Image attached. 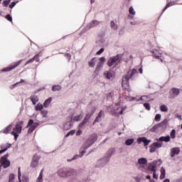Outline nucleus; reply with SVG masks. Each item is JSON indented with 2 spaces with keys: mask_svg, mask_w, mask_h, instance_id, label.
I'll list each match as a JSON object with an SVG mask.
<instances>
[{
  "mask_svg": "<svg viewBox=\"0 0 182 182\" xmlns=\"http://www.w3.org/2000/svg\"><path fill=\"white\" fill-rule=\"evenodd\" d=\"M43 109V105L41 104H38L36 107V110H42Z\"/></svg>",
  "mask_w": 182,
  "mask_h": 182,
  "instance_id": "42",
  "label": "nucleus"
},
{
  "mask_svg": "<svg viewBox=\"0 0 182 182\" xmlns=\"http://www.w3.org/2000/svg\"><path fill=\"white\" fill-rule=\"evenodd\" d=\"M33 62H35V60L32 58L26 63L25 66H26V65H29V63H33Z\"/></svg>",
  "mask_w": 182,
  "mask_h": 182,
  "instance_id": "48",
  "label": "nucleus"
},
{
  "mask_svg": "<svg viewBox=\"0 0 182 182\" xmlns=\"http://www.w3.org/2000/svg\"><path fill=\"white\" fill-rule=\"evenodd\" d=\"M16 4H18V1L16 2L13 1L11 3V4H9V7L10 8V9H12V8H14L15 5H16Z\"/></svg>",
  "mask_w": 182,
  "mask_h": 182,
  "instance_id": "44",
  "label": "nucleus"
},
{
  "mask_svg": "<svg viewBox=\"0 0 182 182\" xmlns=\"http://www.w3.org/2000/svg\"><path fill=\"white\" fill-rule=\"evenodd\" d=\"M178 182H182V177L178 179Z\"/></svg>",
  "mask_w": 182,
  "mask_h": 182,
  "instance_id": "64",
  "label": "nucleus"
},
{
  "mask_svg": "<svg viewBox=\"0 0 182 182\" xmlns=\"http://www.w3.org/2000/svg\"><path fill=\"white\" fill-rule=\"evenodd\" d=\"M153 178H155L156 180L159 178V175L156 174V172H154L153 173Z\"/></svg>",
  "mask_w": 182,
  "mask_h": 182,
  "instance_id": "58",
  "label": "nucleus"
},
{
  "mask_svg": "<svg viewBox=\"0 0 182 182\" xmlns=\"http://www.w3.org/2000/svg\"><path fill=\"white\" fill-rule=\"evenodd\" d=\"M33 59H34V60H36V62H39L40 59H39V54H36Z\"/></svg>",
  "mask_w": 182,
  "mask_h": 182,
  "instance_id": "51",
  "label": "nucleus"
},
{
  "mask_svg": "<svg viewBox=\"0 0 182 182\" xmlns=\"http://www.w3.org/2000/svg\"><path fill=\"white\" fill-rule=\"evenodd\" d=\"M110 26L114 31H117V24H115L114 21H112L110 22Z\"/></svg>",
  "mask_w": 182,
  "mask_h": 182,
  "instance_id": "30",
  "label": "nucleus"
},
{
  "mask_svg": "<svg viewBox=\"0 0 182 182\" xmlns=\"http://www.w3.org/2000/svg\"><path fill=\"white\" fill-rule=\"evenodd\" d=\"M21 176H22V173H21V168H18V178L19 182H22V180L21 179Z\"/></svg>",
  "mask_w": 182,
  "mask_h": 182,
  "instance_id": "38",
  "label": "nucleus"
},
{
  "mask_svg": "<svg viewBox=\"0 0 182 182\" xmlns=\"http://www.w3.org/2000/svg\"><path fill=\"white\" fill-rule=\"evenodd\" d=\"M151 140L147 139V138L143 136V137H139L137 139V143L138 144H141V143H144V146L146 147V146H149L150 144V142Z\"/></svg>",
  "mask_w": 182,
  "mask_h": 182,
  "instance_id": "12",
  "label": "nucleus"
},
{
  "mask_svg": "<svg viewBox=\"0 0 182 182\" xmlns=\"http://www.w3.org/2000/svg\"><path fill=\"white\" fill-rule=\"evenodd\" d=\"M22 182H29V178L28 176H23Z\"/></svg>",
  "mask_w": 182,
  "mask_h": 182,
  "instance_id": "50",
  "label": "nucleus"
},
{
  "mask_svg": "<svg viewBox=\"0 0 182 182\" xmlns=\"http://www.w3.org/2000/svg\"><path fill=\"white\" fill-rule=\"evenodd\" d=\"M157 166H156V164H149L148 169L149 171H153L154 173L156 171Z\"/></svg>",
  "mask_w": 182,
  "mask_h": 182,
  "instance_id": "23",
  "label": "nucleus"
},
{
  "mask_svg": "<svg viewBox=\"0 0 182 182\" xmlns=\"http://www.w3.org/2000/svg\"><path fill=\"white\" fill-rule=\"evenodd\" d=\"M103 52H105V48H101L96 53V55H101V53H103Z\"/></svg>",
  "mask_w": 182,
  "mask_h": 182,
  "instance_id": "55",
  "label": "nucleus"
},
{
  "mask_svg": "<svg viewBox=\"0 0 182 182\" xmlns=\"http://www.w3.org/2000/svg\"><path fill=\"white\" fill-rule=\"evenodd\" d=\"M23 126V121H20L17 122L15 127L13 129V131L11 132V134L14 136L15 140H18V137H19V134L22 133Z\"/></svg>",
  "mask_w": 182,
  "mask_h": 182,
  "instance_id": "2",
  "label": "nucleus"
},
{
  "mask_svg": "<svg viewBox=\"0 0 182 182\" xmlns=\"http://www.w3.org/2000/svg\"><path fill=\"white\" fill-rule=\"evenodd\" d=\"M135 180H136V182H140V178H139L135 177Z\"/></svg>",
  "mask_w": 182,
  "mask_h": 182,
  "instance_id": "63",
  "label": "nucleus"
},
{
  "mask_svg": "<svg viewBox=\"0 0 182 182\" xmlns=\"http://www.w3.org/2000/svg\"><path fill=\"white\" fill-rule=\"evenodd\" d=\"M75 130H71L70 132H69L66 135L65 137H69V136H73V134H75Z\"/></svg>",
  "mask_w": 182,
  "mask_h": 182,
  "instance_id": "43",
  "label": "nucleus"
},
{
  "mask_svg": "<svg viewBox=\"0 0 182 182\" xmlns=\"http://www.w3.org/2000/svg\"><path fill=\"white\" fill-rule=\"evenodd\" d=\"M5 18L7 19V21H9V22H12V16L11 14H7Z\"/></svg>",
  "mask_w": 182,
  "mask_h": 182,
  "instance_id": "46",
  "label": "nucleus"
},
{
  "mask_svg": "<svg viewBox=\"0 0 182 182\" xmlns=\"http://www.w3.org/2000/svg\"><path fill=\"white\" fill-rule=\"evenodd\" d=\"M88 65L90 68H95L96 66V58H92L88 63Z\"/></svg>",
  "mask_w": 182,
  "mask_h": 182,
  "instance_id": "20",
  "label": "nucleus"
},
{
  "mask_svg": "<svg viewBox=\"0 0 182 182\" xmlns=\"http://www.w3.org/2000/svg\"><path fill=\"white\" fill-rule=\"evenodd\" d=\"M96 110V107H94V110H92L90 112L86 114L84 119L82 120V122L79 124V127H83V125L86 124V123L89 122V120H90V117H92V114H93V113H95Z\"/></svg>",
  "mask_w": 182,
  "mask_h": 182,
  "instance_id": "8",
  "label": "nucleus"
},
{
  "mask_svg": "<svg viewBox=\"0 0 182 182\" xmlns=\"http://www.w3.org/2000/svg\"><path fill=\"white\" fill-rule=\"evenodd\" d=\"M1 149H2L1 150H0V154H2L3 153H5V151H6V150H8V149H9V146H1Z\"/></svg>",
  "mask_w": 182,
  "mask_h": 182,
  "instance_id": "35",
  "label": "nucleus"
},
{
  "mask_svg": "<svg viewBox=\"0 0 182 182\" xmlns=\"http://www.w3.org/2000/svg\"><path fill=\"white\" fill-rule=\"evenodd\" d=\"M102 110L99 112L97 117H100V119H102Z\"/></svg>",
  "mask_w": 182,
  "mask_h": 182,
  "instance_id": "60",
  "label": "nucleus"
},
{
  "mask_svg": "<svg viewBox=\"0 0 182 182\" xmlns=\"http://www.w3.org/2000/svg\"><path fill=\"white\" fill-rule=\"evenodd\" d=\"M52 102V97H49L48 99H47L44 103H43V106L44 107H48V106H49V105H50V102Z\"/></svg>",
  "mask_w": 182,
  "mask_h": 182,
  "instance_id": "26",
  "label": "nucleus"
},
{
  "mask_svg": "<svg viewBox=\"0 0 182 182\" xmlns=\"http://www.w3.org/2000/svg\"><path fill=\"white\" fill-rule=\"evenodd\" d=\"M104 76L107 78V79H112L113 74H112V73H110V71H105L104 73Z\"/></svg>",
  "mask_w": 182,
  "mask_h": 182,
  "instance_id": "25",
  "label": "nucleus"
},
{
  "mask_svg": "<svg viewBox=\"0 0 182 182\" xmlns=\"http://www.w3.org/2000/svg\"><path fill=\"white\" fill-rule=\"evenodd\" d=\"M170 6H171V3L167 4L163 10V12H164L168 8H170Z\"/></svg>",
  "mask_w": 182,
  "mask_h": 182,
  "instance_id": "56",
  "label": "nucleus"
},
{
  "mask_svg": "<svg viewBox=\"0 0 182 182\" xmlns=\"http://www.w3.org/2000/svg\"><path fill=\"white\" fill-rule=\"evenodd\" d=\"M156 141H165V143H168V141H170V136H161L156 139Z\"/></svg>",
  "mask_w": 182,
  "mask_h": 182,
  "instance_id": "16",
  "label": "nucleus"
},
{
  "mask_svg": "<svg viewBox=\"0 0 182 182\" xmlns=\"http://www.w3.org/2000/svg\"><path fill=\"white\" fill-rule=\"evenodd\" d=\"M35 129L32 127H30L29 128H28V134H31V133H33V131H34Z\"/></svg>",
  "mask_w": 182,
  "mask_h": 182,
  "instance_id": "52",
  "label": "nucleus"
},
{
  "mask_svg": "<svg viewBox=\"0 0 182 182\" xmlns=\"http://www.w3.org/2000/svg\"><path fill=\"white\" fill-rule=\"evenodd\" d=\"M58 174L60 177H70L75 174V171L74 169L62 168L58 171Z\"/></svg>",
  "mask_w": 182,
  "mask_h": 182,
  "instance_id": "4",
  "label": "nucleus"
},
{
  "mask_svg": "<svg viewBox=\"0 0 182 182\" xmlns=\"http://www.w3.org/2000/svg\"><path fill=\"white\" fill-rule=\"evenodd\" d=\"M163 178H166V169L164 167L161 168L160 179L163 180Z\"/></svg>",
  "mask_w": 182,
  "mask_h": 182,
  "instance_id": "21",
  "label": "nucleus"
},
{
  "mask_svg": "<svg viewBox=\"0 0 182 182\" xmlns=\"http://www.w3.org/2000/svg\"><path fill=\"white\" fill-rule=\"evenodd\" d=\"M144 107L145 109H146V110H150L151 109L150 104L149 102L144 103Z\"/></svg>",
  "mask_w": 182,
  "mask_h": 182,
  "instance_id": "40",
  "label": "nucleus"
},
{
  "mask_svg": "<svg viewBox=\"0 0 182 182\" xmlns=\"http://www.w3.org/2000/svg\"><path fill=\"white\" fill-rule=\"evenodd\" d=\"M137 73H139V72L137 71L136 69H132V71H129L127 73V75H125V76H124L122 77V87H124V89L126 90V87H129V80H130V79H132L134 75H137ZM125 86V87H124Z\"/></svg>",
  "mask_w": 182,
  "mask_h": 182,
  "instance_id": "1",
  "label": "nucleus"
},
{
  "mask_svg": "<svg viewBox=\"0 0 182 182\" xmlns=\"http://www.w3.org/2000/svg\"><path fill=\"white\" fill-rule=\"evenodd\" d=\"M176 154H180V148L174 147L172 149L171 152V157H174Z\"/></svg>",
  "mask_w": 182,
  "mask_h": 182,
  "instance_id": "15",
  "label": "nucleus"
},
{
  "mask_svg": "<svg viewBox=\"0 0 182 182\" xmlns=\"http://www.w3.org/2000/svg\"><path fill=\"white\" fill-rule=\"evenodd\" d=\"M43 170L42 169L40 172V174L38 176V177L37 178V181L36 182H42L43 181Z\"/></svg>",
  "mask_w": 182,
  "mask_h": 182,
  "instance_id": "22",
  "label": "nucleus"
},
{
  "mask_svg": "<svg viewBox=\"0 0 182 182\" xmlns=\"http://www.w3.org/2000/svg\"><path fill=\"white\" fill-rule=\"evenodd\" d=\"M85 150H86V149H84L83 151H81L80 152V155L74 156L72 159H69V160H68V161H72V160H76L77 159H79V157H83V154H85V153H86V151H85Z\"/></svg>",
  "mask_w": 182,
  "mask_h": 182,
  "instance_id": "17",
  "label": "nucleus"
},
{
  "mask_svg": "<svg viewBox=\"0 0 182 182\" xmlns=\"http://www.w3.org/2000/svg\"><path fill=\"white\" fill-rule=\"evenodd\" d=\"M161 119V114H157L155 116V122H160V119Z\"/></svg>",
  "mask_w": 182,
  "mask_h": 182,
  "instance_id": "41",
  "label": "nucleus"
},
{
  "mask_svg": "<svg viewBox=\"0 0 182 182\" xmlns=\"http://www.w3.org/2000/svg\"><path fill=\"white\" fill-rule=\"evenodd\" d=\"M171 93H172L171 97H175V96H178V95H180V90L173 87L171 89Z\"/></svg>",
  "mask_w": 182,
  "mask_h": 182,
  "instance_id": "14",
  "label": "nucleus"
},
{
  "mask_svg": "<svg viewBox=\"0 0 182 182\" xmlns=\"http://www.w3.org/2000/svg\"><path fill=\"white\" fill-rule=\"evenodd\" d=\"M119 63H120V55L117 54L114 57L109 58V59L107 61V66H109V68H112V66H113V68H117Z\"/></svg>",
  "mask_w": 182,
  "mask_h": 182,
  "instance_id": "5",
  "label": "nucleus"
},
{
  "mask_svg": "<svg viewBox=\"0 0 182 182\" xmlns=\"http://www.w3.org/2000/svg\"><path fill=\"white\" fill-rule=\"evenodd\" d=\"M129 12L130 15H136V11H134V9H133V6H131L129 8Z\"/></svg>",
  "mask_w": 182,
  "mask_h": 182,
  "instance_id": "37",
  "label": "nucleus"
},
{
  "mask_svg": "<svg viewBox=\"0 0 182 182\" xmlns=\"http://www.w3.org/2000/svg\"><path fill=\"white\" fill-rule=\"evenodd\" d=\"M162 146H163V143L154 142L149 146V151L151 153H154V151H156V149H160Z\"/></svg>",
  "mask_w": 182,
  "mask_h": 182,
  "instance_id": "9",
  "label": "nucleus"
},
{
  "mask_svg": "<svg viewBox=\"0 0 182 182\" xmlns=\"http://www.w3.org/2000/svg\"><path fill=\"white\" fill-rule=\"evenodd\" d=\"M139 164H147V159L146 158H140L138 160Z\"/></svg>",
  "mask_w": 182,
  "mask_h": 182,
  "instance_id": "27",
  "label": "nucleus"
},
{
  "mask_svg": "<svg viewBox=\"0 0 182 182\" xmlns=\"http://www.w3.org/2000/svg\"><path fill=\"white\" fill-rule=\"evenodd\" d=\"M40 159H41V157L39 156L34 155L31 163V167H32V168H35L36 167H38Z\"/></svg>",
  "mask_w": 182,
  "mask_h": 182,
  "instance_id": "11",
  "label": "nucleus"
},
{
  "mask_svg": "<svg viewBox=\"0 0 182 182\" xmlns=\"http://www.w3.org/2000/svg\"><path fill=\"white\" fill-rule=\"evenodd\" d=\"M101 118L99 117H97L94 121V123H97V122H100Z\"/></svg>",
  "mask_w": 182,
  "mask_h": 182,
  "instance_id": "57",
  "label": "nucleus"
},
{
  "mask_svg": "<svg viewBox=\"0 0 182 182\" xmlns=\"http://www.w3.org/2000/svg\"><path fill=\"white\" fill-rule=\"evenodd\" d=\"M146 178L147 180H150L151 178V176H150V175H148V176H146Z\"/></svg>",
  "mask_w": 182,
  "mask_h": 182,
  "instance_id": "62",
  "label": "nucleus"
},
{
  "mask_svg": "<svg viewBox=\"0 0 182 182\" xmlns=\"http://www.w3.org/2000/svg\"><path fill=\"white\" fill-rule=\"evenodd\" d=\"M97 25H99V21L97 20H94L90 23V28H95V26H97Z\"/></svg>",
  "mask_w": 182,
  "mask_h": 182,
  "instance_id": "29",
  "label": "nucleus"
},
{
  "mask_svg": "<svg viewBox=\"0 0 182 182\" xmlns=\"http://www.w3.org/2000/svg\"><path fill=\"white\" fill-rule=\"evenodd\" d=\"M23 60H20L11 64L10 66L4 68L1 70L2 72H11V70H14L16 68H18L21 63H22Z\"/></svg>",
  "mask_w": 182,
  "mask_h": 182,
  "instance_id": "7",
  "label": "nucleus"
},
{
  "mask_svg": "<svg viewBox=\"0 0 182 182\" xmlns=\"http://www.w3.org/2000/svg\"><path fill=\"white\" fill-rule=\"evenodd\" d=\"M30 100H31L33 105H36L39 102V98L36 95H32L30 97Z\"/></svg>",
  "mask_w": 182,
  "mask_h": 182,
  "instance_id": "18",
  "label": "nucleus"
},
{
  "mask_svg": "<svg viewBox=\"0 0 182 182\" xmlns=\"http://www.w3.org/2000/svg\"><path fill=\"white\" fill-rule=\"evenodd\" d=\"M166 124H167V121L164 120L161 123L154 125L152 128H151L150 132H156V130H159L160 127H164V126H166Z\"/></svg>",
  "mask_w": 182,
  "mask_h": 182,
  "instance_id": "13",
  "label": "nucleus"
},
{
  "mask_svg": "<svg viewBox=\"0 0 182 182\" xmlns=\"http://www.w3.org/2000/svg\"><path fill=\"white\" fill-rule=\"evenodd\" d=\"M82 134V131L81 130H78L77 132H76V136H80Z\"/></svg>",
  "mask_w": 182,
  "mask_h": 182,
  "instance_id": "59",
  "label": "nucleus"
},
{
  "mask_svg": "<svg viewBox=\"0 0 182 182\" xmlns=\"http://www.w3.org/2000/svg\"><path fill=\"white\" fill-rule=\"evenodd\" d=\"M83 116L82 114H79L77 116L74 117L73 120L74 122H80Z\"/></svg>",
  "mask_w": 182,
  "mask_h": 182,
  "instance_id": "32",
  "label": "nucleus"
},
{
  "mask_svg": "<svg viewBox=\"0 0 182 182\" xmlns=\"http://www.w3.org/2000/svg\"><path fill=\"white\" fill-rule=\"evenodd\" d=\"M9 4L10 3H9V1L8 0H5V1H3V6H4L6 7V6H8V5H9Z\"/></svg>",
  "mask_w": 182,
  "mask_h": 182,
  "instance_id": "53",
  "label": "nucleus"
},
{
  "mask_svg": "<svg viewBox=\"0 0 182 182\" xmlns=\"http://www.w3.org/2000/svg\"><path fill=\"white\" fill-rule=\"evenodd\" d=\"M134 143V139H129L125 141L126 146H132Z\"/></svg>",
  "mask_w": 182,
  "mask_h": 182,
  "instance_id": "28",
  "label": "nucleus"
},
{
  "mask_svg": "<svg viewBox=\"0 0 182 182\" xmlns=\"http://www.w3.org/2000/svg\"><path fill=\"white\" fill-rule=\"evenodd\" d=\"M97 140V134H93L89 137V139H87V141L84 144L82 149H83V150H87V149H89L90 146H92V144H95Z\"/></svg>",
  "mask_w": 182,
  "mask_h": 182,
  "instance_id": "3",
  "label": "nucleus"
},
{
  "mask_svg": "<svg viewBox=\"0 0 182 182\" xmlns=\"http://www.w3.org/2000/svg\"><path fill=\"white\" fill-rule=\"evenodd\" d=\"M41 114H42L43 117H46V116H48V111H46V110L41 111Z\"/></svg>",
  "mask_w": 182,
  "mask_h": 182,
  "instance_id": "49",
  "label": "nucleus"
},
{
  "mask_svg": "<svg viewBox=\"0 0 182 182\" xmlns=\"http://www.w3.org/2000/svg\"><path fill=\"white\" fill-rule=\"evenodd\" d=\"M33 119H29L26 127H31L33 126Z\"/></svg>",
  "mask_w": 182,
  "mask_h": 182,
  "instance_id": "47",
  "label": "nucleus"
},
{
  "mask_svg": "<svg viewBox=\"0 0 182 182\" xmlns=\"http://www.w3.org/2000/svg\"><path fill=\"white\" fill-rule=\"evenodd\" d=\"M60 89H62V87H60V85H53L52 87V90L53 92H58L60 90Z\"/></svg>",
  "mask_w": 182,
  "mask_h": 182,
  "instance_id": "31",
  "label": "nucleus"
},
{
  "mask_svg": "<svg viewBox=\"0 0 182 182\" xmlns=\"http://www.w3.org/2000/svg\"><path fill=\"white\" fill-rule=\"evenodd\" d=\"M161 112H167L168 110V108H167V106L166 105H162L160 107Z\"/></svg>",
  "mask_w": 182,
  "mask_h": 182,
  "instance_id": "33",
  "label": "nucleus"
},
{
  "mask_svg": "<svg viewBox=\"0 0 182 182\" xmlns=\"http://www.w3.org/2000/svg\"><path fill=\"white\" fill-rule=\"evenodd\" d=\"M8 157H9V154L7 153L0 159V164H1L4 168H8L11 166V162L8 161Z\"/></svg>",
  "mask_w": 182,
  "mask_h": 182,
  "instance_id": "6",
  "label": "nucleus"
},
{
  "mask_svg": "<svg viewBox=\"0 0 182 182\" xmlns=\"http://www.w3.org/2000/svg\"><path fill=\"white\" fill-rule=\"evenodd\" d=\"M38 126H39V123L38 122H33V124L31 125V127L33 128L34 130L35 129H36V127H38Z\"/></svg>",
  "mask_w": 182,
  "mask_h": 182,
  "instance_id": "54",
  "label": "nucleus"
},
{
  "mask_svg": "<svg viewBox=\"0 0 182 182\" xmlns=\"http://www.w3.org/2000/svg\"><path fill=\"white\" fill-rule=\"evenodd\" d=\"M103 63H98L97 66H96V69L95 73H99V72H100V70L102 69V68H103Z\"/></svg>",
  "mask_w": 182,
  "mask_h": 182,
  "instance_id": "19",
  "label": "nucleus"
},
{
  "mask_svg": "<svg viewBox=\"0 0 182 182\" xmlns=\"http://www.w3.org/2000/svg\"><path fill=\"white\" fill-rule=\"evenodd\" d=\"M11 130H12V125H9L7 127H6L3 131L2 132L4 134H8V133H9V132H11Z\"/></svg>",
  "mask_w": 182,
  "mask_h": 182,
  "instance_id": "24",
  "label": "nucleus"
},
{
  "mask_svg": "<svg viewBox=\"0 0 182 182\" xmlns=\"http://www.w3.org/2000/svg\"><path fill=\"white\" fill-rule=\"evenodd\" d=\"M14 180H15V174L11 173L9 175V181H14Z\"/></svg>",
  "mask_w": 182,
  "mask_h": 182,
  "instance_id": "39",
  "label": "nucleus"
},
{
  "mask_svg": "<svg viewBox=\"0 0 182 182\" xmlns=\"http://www.w3.org/2000/svg\"><path fill=\"white\" fill-rule=\"evenodd\" d=\"M171 138L176 139V129H172L171 132Z\"/></svg>",
  "mask_w": 182,
  "mask_h": 182,
  "instance_id": "36",
  "label": "nucleus"
},
{
  "mask_svg": "<svg viewBox=\"0 0 182 182\" xmlns=\"http://www.w3.org/2000/svg\"><path fill=\"white\" fill-rule=\"evenodd\" d=\"M100 63H103L105 65V63L106 62V58L105 57H101L99 58Z\"/></svg>",
  "mask_w": 182,
  "mask_h": 182,
  "instance_id": "45",
  "label": "nucleus"
},
{
  "mask_svg": "<svg viewBox=\"0 0 182 182\" xmlns=\"http://www.w3.org/2000/svg\"><path fill=\"white\" fill-rule=\"evenodd\" d=\"M139 73H141V75L143 73V68H140L139 69Z\"/></svg>",
  "mask_w": 182,
  "mask_h": 182,
  "instance_id": "61",
  "label": "nucleus"
},
{
  "mask_svg": "<svg viewBox=\"0 0 182 182\" xmlns=\"http://www.w3.org/2000/svg\"><path fill=\"white\" fill-rule=\"evenodd\" d=\"M154 58H155L156 59H160L161 62H168V59H167V58H168V55L164 54H156L154 53L152 55Z\"/></svg>",
  "mask_w": 182,
  "mask_h": 182,
  "instance_id": "10",
  "label": "nucleus"
},
{
  "mask_svg": "<svg viewBox=\"0 0 182 182\" xmlns=\"http://www.w3.org/2000/svg\"><path fill=\"white\" fill-rule=\"evenodd\" d=\"M72 127V125L69 123H65L63 126L64 130H69Z\"/></svg>",
  "mask_w": 182,
  "mask_h": 182,
  "instance_id": "34",
  "label": "nucleus"
}]
</instances>
